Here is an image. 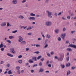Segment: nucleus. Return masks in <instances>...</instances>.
Masks as SVG:
<instances>
[{
    "label": "nucleus",
    "instance_id": "nucleus-51",
    "mask_svg": "<svg viewBox=\"0 0 76 76\" xmlns=\"http://www.w3.org/2000/svg\"><path fill=\"white\" fill-rule=\"evenodd\" d=\"M61 13H62L61 12H59V13L58 14V16H60V15H61Z\"/></svg>",
    "mask_w": 76,
    "mask_h": 76
},
{
    "label": "nucleus",
    "instance_id": "nucleus-63",
    "mask_svg": "<svg viewBox=\"0 0 76 76\" xmlns=\"http://www.w3.org/2000/svg\"><path fill=\"white\" fill-rule=\"evenodd\" d=\"M69 42L68 40L66 41V44H68V43H69Z\"/></svg>",
    "mask_w": 76,
    "mask_h": 76
},
{
    "label": "nucleus",
    "instance_id": "nucleus-42",
    "mask_svg": "<svg viewBox=\"0 0 76 76\" xmlns=\"http://www.w3.org/2000/svg\"><path fill=\"white\" fill-rule=\"evenodd\" d=\"M9 25H10V23L8 22L7 23V26H9Z\"/></svg>",
    "mask_w": 76,
    "mask_h": 76
},
{
    "label": "nucleus",
    "instance_id": "nucleus-36",
    "mask_svg": "<svg viewBox=\"0 0 76 76\" xmlns=\"http://www.w3.org/2000/svg\"><path fill=\"white\" fill-rule=\"evenodd\" d=\"M58 41H60L61 40V38L60 37H58Z\"/></svg>",
    "mask_w": 76,
    "mask_h": 76
},
{
    "label": "nucleus",
    "instance_id": "nucleus-38",
    "mask_svg": "<svg viewBox=\"0 0 76 76\" xmlns=\"http://www.w3.org/2000/svg\"><path fill=\"white\" fill-rule=\"evenodd\" d=\"M39 66H41L42 65V62H40L39 63Z\"/></svg>",
    "mask_w": 76,
    "mask_h": 76
},
{
    "label": "nucleus",
    "instance_id": "nucleus-10",
    "mask_svg": "<svg viewBox=\"0 0 76 76\" xmlns=\"http://www.w3.org/2000/svg\"><path fill=\"white\" fill-rule=\"evenodd\" d=\"M6 23L3 22L1 24V26H6Z\"/></svg>",
    "mask_w": 76,
    "mask_h": 76
},
{
    "label": "nucleus",
    "instance_id": "nucleus-16",
    "mask_svg": "<svg viewBox=\"0 0 76 76\" xmlns=\"http://www.w3.org/2000/svg\"><path fill=\"white\" fill-rule=\"evenodd\" d=\"M28 62L29 63H33V61L32 59H30L28 60Z\"/></svg>",
    "mask_w": 76,
    "mask_h": 76
},
{
    "label": "nucleus",
    "instance_id": "nucleus-57",
    "mask_svg": "<svg viewBox=\"0 0 76 76\" xmlns=\"http://www.w3.org/2000/svg\"><path fill=\"white\" fill-rule=\"evenodd\" d=\"M74 15V13H73L72 12V13L71 14V16H73Z\"/></svg>",
    "mask_w": 76,
    "mask_h": 76
},
{
    "label": "nucleus",
    "instance_id": "nucleus-15",
    "mask_svg": "<svg viewBox=\"0 0 76 76\" xmlns=\"http://www.w3.org/2000/svg\"><path fill=\"white\" fill-rule=\"evenodd\" d=\"M7 55L8 56H10L11 57H13V55L10 54V53H7Z\"/></svg>",
    "mask_w": 76,
    "mask_h": 76
},
{
    "label": "nucleus",
    "instance_id": "nucleus-20",
    "mask_svg": "<svg viewBox=\"0 0 76 76\" xmlns=\"http://www.w3.org/2000/svg\"><path fill=\"white\" fill-rule=\"evenodd\" d=\"M30 15L31 16H36L35 14H34L33 13H31Z\"/></svg>",
    "mask_w": 76,
    "mask_h": 76
},
{
    "label": "nucleus",
    "instance_id": "nucleus-26",
    "mask_svg": "<svg viewBox=\"0 0 76 76\" xmlns=\"http://www.w3.org/2000/svg\"><path fill=\"white\" fill-rule=\"evenodd\" d=\"M48 41V39H46L45 40V45H46L47 44H48V43L47 42Z\"/></svg>",
    "mask_w": 76,
    "mask_h": 76
},
{
    "label": "nucleus",
    "instance_id": "nucleus-34",
    "mask_svg": "<svg viewBox=\"0 0 76 76\" xmlns=\"http://www.w3.org/2000/svg\"><path fill=\"white\" fill-rule=\"evenodd\" d=\"M7 42H8V43H10V44H11V41L9 40H7V41H6Z\"/></svg>",
    "mask_w": 76,
    "mask_h": 76
},
{
    "label": "nucleus",
    "instance_id": "nucleus-59",
    "mask_svg": "<svg viewBox=\"0 0 76 76\" xmlns=\"http://www.w3.org/2000/svg\"><path fill=\"white\" fill-rule=\"evenodd\" d=\"M25 7H28V4H26L25 5Z\"/></svg>",
    "mask_w": 76,
    "mask_h": 76
},
{
    "label": "nucleus",
    "instance_id": "nucleus-27",
    "mask_svg": "<svg viewBox=\"0 0 76 76\" xmlns=\"http://www.w3.org/2000/svg\"><path fill=\"white\" fill-rule=\"evenodd\" d=\"M18 62H19L20 64H21L22 63V60H20L18 61Z\"/></svg>",
    "mask_w": 76,
    "mask_h": 76
},
{
    "label": "nucleus",
    "instance_id": "nucleus-50",
    "mask_svg": "<svg viewBox=\"0 0 76 76\" xmlns=\"http://www.w3.org/2000/svg\"><path fill=\"white\" fill-rule=\"evenodd\" d=\"M3 63H4V61H1L0 63L1 64H3Z\"/></svg>",
    "mask_w": 76,
    "mask_h": 76
},
{
    "label": "nucleus",
    "instance_id": "nucleus-4",
    "mask_svg": "<svg viewBox=\"0 0 76 76\" xmlns=\"http://www.w3.org/2000/svg\"><path fill=\"white\" fill-rule=\"evenodd\" d=\"M46 25L47 26H51V22L49 21L46 22L45 23Z\"/></svg>",
    "mask_w": 76,
    "mask_h": 76
},
{
    "label": "nucleus",
    "instance_id": "nucleus-31",
    "mask_svg": "<svg viewBox=\"0 0 76 76\" xmlns=\"http://www.w3.org/2000/svg\"><path fill=\"white\" fill-rule=\"evenodd\" d=\"M41 57H42V56H38L37 58V60H39V59H40V58H41Z\"/></svg>",
    "mask_w": 76,
    "mask_h": 76
},
{
    "label": "nucleus",
    "instance_id": "nucleus-61",
    "mask_svg": "<svg viewBox=\"0 0 76 76\" xmlns=\"http://www.w3.org/2000/svg\"><path fill=\"white\" fill-rule=\"evenodd\" d=\"M48 66L50 67H51V64H49L48 65Z\"/></svg>",
    "mask_w": 76,
    "mask_h": 76
},
{
    "label": "nucleus",
    "instance_id": "nucleus-47",
    "mask_svg": "<svg viewBox=\"0 0 76 76\" xmlns=\"http://www.w3.org/2000/svg\"><path fill=\"white\" fill-rule=\"evenodd\" d=\"M71 69L72 70H74L75 69V66H72V67Z\"/></svg>",
    "mask_w": 76,
    "mask_h": 76
},
{
    "label": "nucleus",
    "instance_id": "nucleus-21",
    "mask_svg": "<svg viewBox=\"0 0 76 76\" xmlns=\"http://www.w3.org/2000/svg\"><path fill=\"white\" fill-rule=\"evenodd\" d=\"M8 73L10 75H12V71L11 70H9L8 72Z\"/></svg>",
    "mask_w": 76,
    "mask_h": 76
},
{
    "label": "nucleus",
    "instance_id": "nucleus-33",
    "mask_svg": "<svg viewBox=\"0 0 76 76\" xmlns=\"http://www.w3.org/2000/svg\"><path fill=\"white\" fill-rule=\"evenodd\" d=\"M17 74H18L19 75H20V71L19 70L17 72Z\"/></svg>",
    "mask_w": 76,
    "mask_h": 76
},
{
    "label": "nucleus",
    "instance_id": "nucleus-48",
    "mask_svg": "<svg viewBox=\"0 0 76 76\" xmlns=\"http://www.w3.org/2000/svg\"><path fill=\"white\" fill-rule=\"evenodd\" d=\"M54 15H55V16H56V17H57V15H58V14H57V13H54Z\"/></svg>",
    "mask_w": 76,
    "mask_h": 76
},
{
    "label": "nucleus",
    "instance_id": "nucleus-7",
    "mask_svg": "<svg viewBox=\"0 0 76 76\" xmlns=\"http://www.w3.org/2000/svg\"><path fill=\"white\" fill-rule=\"evenodd\" d=\"M11 53L12 54H15V53H16V52L15 51H14V48H11Z\"/></svg>",
    "mask_w": 76,
    "mask_h": 76
},
{
    "label": "nucleus",
    "instance_id": "nucleus-35",
    "mask_svg": "<svg viewBox=\"0 0 76 76\" xmlns=\"http://www.w3.org/2000/svg\"><path fill=\"white\" fill-rule=\"evenodd\" d=\"M16 70H19L20 69V67L19 66H17L16 67Z\"/></svg>",
    "mask_w": 76,
    "mask_h": 76
},
{
    "label": "nucleus",
    "instance_id": "nucleus-12",
    "mask_svg": "<svg viewBox=\"0 0 76 76\" xmlns=\"http://www.w3.org/2000/svg\"><path fill=\"white\" fill-rule=\"evenodd\" d=\"M37 58V57H33L32 58V60H34V61H36L37 60L36 59Z\"/></svg>",
    "mask_w": 76,
    "mask_h": 76
},
{
    "label": "nucleus",
    "instance_id": "nucleus-5",
    "mask_svg": "<svg viewBox=\"0 0 76 76\" xmlns=\"http://www.w3.org/2000/svg\"><path fill=\"white\" fill-rule=\"evenodd\" d=\"M66 34H65V33H64V34H61V37L62 39H64V38H65V37H66Z\"/></svg>",
    "mask_w": 76,
    "mask_h": 76
},
{
    "label": "nucleus",
    "instance_id": "nucleus-39",
    "mask_svg": "<svg viewBox=\"0 0 76 76\" xmlns=\"http://www.w3.org/2000/svg\"><path fill=\"white\" fill-rule=\"evenodd\" d=\"M66 29L65 27H64L63 29V31L64 32V31H66Z\"/></svg>",
    "mask_w": 76,
    "mask_h": 76
},
{
    "label": "nucleus",
    "instance_id": "nucleus-60",
    "mask_svg": "<svg viewBox=\"0 0 76 76\" xmlns=\"http://www.w3.org/2000/svg\"><path fill=\"white\" fill-rule=\"evenodd\" d=\"M31 73H33L34 72V70L31 69Z\"/></svg>",
    "mask_w": 76,
    "mask_h": 76
},
{
    "label": "nucleus",
    "instance_id": "nucleus-18",
    "mask_svg": "<svg viewBox=\"0 0 76 76\" xmlns=\"http://www.w3.org/2000/svg\"><path fill=\"white\" fill-rule=\"evenodd\" d=\"M70 65H71L70 63L69 62L66 64V67H69V66H70Z\"/></svg>",
    "mask_w": 76,
    "mask_h": 76
},
{
    "label": "nucleus",
    "instance_id": "nucleus-3",
    "mask_svg": "<svg viewBox=\"0 0 76 76\" xmlns=\"http://www.w3.org/2000/svg\"><path fill=\"white\" fill-rule=\"evenodd\" d=\"M68 47H72V48H74L76 49V45H73L72 44H70Z\"/></svg>",
    "mask_w": 76,
    "mask_h": 76
},
{
    "label": "nucleus",
    "instance_id": "nucleus-11",
    "mask_svg": "<svg viewBox=\"0 0 76 76\" xmlns=\"http://www.w3.org/2000/svg\"><path fill=\"white\" fill-rule=\"evenodd\" d=\"M23 41V38L22 37H20L18 39V42H22Z\"/></svg>",
    "mask_w": 76,
    "mask_h": 76
},
{
    "label": "nucleus",
    "instance_id": "nucleus-13",
    "mask_svg": "<svg viewBox=\"0 0 76 76\" xmlns=\"http://www.w3.org/2000/svg\"><path fill=\"white\" fill-rule=\"evenodd\" d=\"M3 47H4V45L3 44V42H1V44L0 45V48H3Z\"/></svg>",
    "mask_w": 76,
    "mask_h": 76
},
{
    "label": "nucleus",
    "instance_id": "nucleus-46",
    "mask_svg": "<svg viewBox=\"0 0 76 76\" xmlns=\"http://www.w3.org/2000/svg\"><path fill=\"white\" fill-rule=\"evenodd\" d=\"M22 55H20L18 56V58H22Z\"/></svg>",
    "mask_w": 76,
    "mask_h": 76
},
{
    "label": "nucleus",
    "instance_id": "nucleus-32",
    "mask_svg": "<svg viewBox=\"0 0 76 76\" xmlns=\"http://www.w3.org/2000/svg\"><path fill=\"white\" fill-rule=\"evenodd\" d=\"M69 56H68L66 58V59L67 61H69Z\"/></svg>",
    "mask_w": 76,
    "mask_h": 76
},
{
    "label": "nucleus",
    "instance_id": "nucleus-23",
    "mask_svg": "<svg viewBox=\"0 0 76 76\" xmlns=\"http://www.w3.org/2000/svg\"><path fill=\"white\" fill-rule=\"evenodd\" d=\"M43 71H44V70L43 69H42V68H41L40 69L39 72V73L40 72H43Z\"/></svg>",
    "mask_w": 76,
    "mask_h": 76
},
{
    "label": "nucleus",
    "instance_id": "nucleus-44",
    "mask_svg": "<svg viewBox=\"0 0 76 76\" xmlns=\"http://www.w3.org/2000/svg\"><path fill=\"white\" fill-rule=\"evenodd\" d=\"M68 19H70V16H68L66 17Z\"/></svg>",
    "mask_w": 76,
    "mask_h": 76
},
{
    "label": "nucleus",
    "instance_id": "nucleus-56",
    "mask_svg": "<svg viewBox=\"0 0 76 76\" xmlns=\"http://www.w3.org/2000/svg\"><path fill=\"white\" fill-rule=\"evenodd\" d=\"M49 63V61H47V62H46V65H48V64Z\"/></svg>",
    "mask_w": 76,
    "mask_h": 76
},
{
    "label": "nucleus",
    "instance_id": "nucleus-9",
    "mask_svg": "<svg viewBox=\"0 0 76 76\" xmlns=\"http://www.w3.org/2000/svg\"><path fill=\"white\" fill-rule=\"evenodd\" d=\"M12 2L13 4H17L18 2L17 1V0H13Z\"/></svg>",
    "mask_w": 76,
    "mask_h": 76
},
{
    "label": "nucleus",
    "instance_id": "nucleus-55",
    "mask_svg": "<svg viewBox=\"0 0 76 76\" xmlns=\"http://www.w3.org/2000/svg\"><path fill=\"white\" fill-rule=\"evenodd\" d=\"M44 58H42L41 59V61H44Z\"/></svg>",
    "mask_w": 76,
    "mask_h": 76
},
{
    "label": "nucleus",
    "instance_id": "nucleus-37",
    "mask_svg": "<svg viewBox=\"0 0 76 76\" xmlns=\"http://www.w3.org/2000/svg\"><path fill=\"white\" fill-rule=\"evenodd\" d=\"M37 66H38L37 64H34L33 66V67H37Z\"/></svg>",
    "mask_w": 76,
    "mask_h": 76
},
{
    "label": "nucleus",
    "instance_id": "nucleus-53",
    "mask_svg": "<svg viewBox=\"0 0 76 76\" xmlns=\"http://www.w3.org/2000/svg\"><path fill=\"white\" fill-rule=\"evenodd\" d=\"M36 46L37 47H40V45H36Z\"/></svg>",
    "mask_w": 76,
    "mask_h": 76
},
{
    "label": "nucleus",
    "instance_id": "nucleus-43",
    "mask_svg": "<svg viewBox=\"0 0 76 76\" xmlns=\"http://www.w3.org/2000/svg\"><path fill=\"white\" fill-rule=\"evenodd\" d=\"M48 1H49V0H46L45 1V3H48Z\"/></svg>",
    "mask_w": 76,
    "mask_h": 76
},
{
    "label": "nucleus",
    "instance_id": "nucleus-62",
    "mask_svg": "<svg viewBox=\"0 0 76 76\" xmlns=\"http://www.w3.org/2000/svg\"><path fill=\"white\" fill-rule=\"evenodd\" d=\"M21 72V73H23L24 72V70H22Z\"/></svg>",
    "mask_w": 76,
    "mask_h": 76
},
{
    "label": "nucleus",
    "instance_id": "nucleus-1",
    "mask_svg": "<svg viewBox=\"0 0 76 76\" xmlns=\"http://www.w3.org/2000/svg\"><path fill=\"white\" fill-rule=\"evenodd\" d=\"M64 57V54L63 53H62L61 55V57L58 58V61H62L63 60Z\"/></svg>",
    "mask_w": 76,
    "mask_h": 76
},
{
    "label": "nucleus",
    "instance_id": "nucleus-8",
    "mask_svg": "<svg viewBox=\"0 0 76 76\" xmlns=\"http://www.w3.org/2000/svg\"><path fill=\"white\" fill-rule=\"evenodd\" d=\"M36 19L34 17H30L29 18H28V20H35Z\"/></svg>",
    "mask_w": 76,
    "mask_h": 76
},
{
    "label": "nucleus",
    "instance_id": "nucleus-45",
    "mask_svg": "<svg viewBox=\"0 0 76 76\" xmlns=\"http://www.w3.org/2000/svg\"><path fill=\"white\" fill-rule=\"evenodd\" d=\"M48 46V44L46 45L45 46L44 48H46Z\"/></svg>",
    "mask_w": 76,
    "mask_h": 76
},
{
    "label": "nucleus",
    "instance_id": "nucleus-64",
    "mask_svg": "<svg viewBox=\"0 0 76 76\" xmlns=\"http://www.w3.org/2000/svg\"><path fill=\"white\" fill-rule=\"evenodd\" d=\"M26 28H27V26H26L25 27H24H24H23V29H26Z\"/></svg>",
    "mask_w": 76,
    "mask_h": 76
},
{
    "label": "nucleus",
    "instance_id": "nucleus-6",
    "mask_svg": "<svg viewBox=\"0 0 76 76\" xmlns=\"http://www.w3.org/2000/svg\"><path fill=\"white\" fill-rule=\"evenodd\" d=\"M26 41H23L21 42L20 44L21 45H25V44H26Z\"/></svg>",
    "mask_w": 76,
    "mask_h": 76
},
{
    "label": "nucleus",
    "instance_id": "nucleus-54",
    "mask_svg": "<svg viewBox=\"0 0 76 76\" xmlns=\"http://www.w3.org/2000/svg\"><path fill=\"white\" fill-rule=\"evenodd\" d=\"M26 0H23L22 1V3H25V2H26Z\"/></svg>",
    "mask_w": 76,
    "mask_h": 76
},
{
    "label": "nucleus",
    "instance_id": "nucleus-24",
    "mask_svg": "<svg viewBox=\"0 0 76 76\" xmlns=\"http://www.w3.org/2000/svg\"><path fill=\"white\" fill-rule=\"evenodd\" d=\"M46 37L48 38H51V36H50L49 34H47L46 36Z\"/></svg>",
    "mask_w": 76,
    "mask_h": 76
},
{
    "label": "nucleus",
    "instance_id": "nucleus-29",
    "mask_svg": "<svg viewBox=\"0 0 76 76\" xmlns=\"http://www.w3.org/2000/svg\"><path fill=\"white\" fill-rule=\"evenodd\" d=\"M26 29H27V30H30V29H32V27H31V26H29L28 28H26Z\"/></svg>",
    "mask_w": 76,
    "mask_h": 76
},
{
    "label": "nucleus",
    "instance_id": "nucleus-17",
    "mask_svg": "<svg viewBox=\"0 0 76 76\" xmlns=\"http://www.w3.org/2000/svg\"><path fill=\"white\" fill-rule=\"evenodd\" d=\"M18 17V18H19V19H23L24 18V17L22 15H20Z\"/></svg>",
    "mask_w": 76,
    "mask_h": 76
},
{
    "label": "nucleus",
    "instance_id": "nucleus-41",
    "mask_svg": "<svg viewBox=\"0 0 76 76\" xmlns=\"http://www.w3.org/2000/svg\"><path fill=\"white\" fill-rule=\"evenodd\" d=\"M34 53H35L36 54H39V52L36 51V52H34Z\"/></svg>",
    "mask_w": 76,
    "mask_h": 76
},
{
    "label": "nucleus",
    "instance_id": "nucleus-2",
    "mask_svg": "<svg viewBox=\"0 0 76 76\" xmlns=\"http://www.w3.org/2000/svg\"><path fill=\"white\" fill-rule=\"evenodd\" d=\"M46 12L48 13V17L50 18H52V12L49 11L48 10H47Z\"/></svg>",
    "mask_w": 76,
    "mask_h": 76
},
{
    "label": "nucleus",
    "instance_id": "nucleus-25",
    "mask_svg": "<svg viewBox=\"0 0 76 76\" xmlns=\"http://www.w3.org/2000/svg\"><path fill=\"white\" fill-rule=\"evenodd\" d=\"M9 38L10 39H12V38H14V37L13 36H10L9 37Z\"/></svg>",
    "mask_w": 76,
    "mask_h": 76
},
{
    "label": "nucleus",
    "instance_id": "nucleus-30",
    "mask_svg": "<svg viewBox=\"0 0 76 76\" xmlns=\"http://www.w3.org/2000/svg\"><path fill=\"white\" fill-rule=\"evenodd\" d=\"M17 32H18V30H17L13 31H12V33H16Z\"/></svg>",
    "mask_w": 76,
    "mask_h": 76
},
{
    "label": "nucleus",
    "instance_id": "nucleus-40",
    "mask_svg": "<svg viewBox=\"0 0 76 76\" xmlns=\"http://www.w3.org/2000/svg\"><path fill=\"white\" fill-rule=\"evenodd\" d=\"M47 55L48 57H51V56H50V53H48Z\"/></svg>",
    "mask_w": 76,
    "mask_h": 76
},
{
    "label": "nucleus",
    "instance_id": "nucleus-52",
    "mask_svg": "<svg viewBox=\"0 0 76 76\" xmlns=\"http://www.w3.org/2000/svg\"><path fill=\"white\" fill-rule=\"evenodd\" d=\"M4 48H1V51H4Z\"/></svg>",
    "mask_w": 76,
    "mask_h": 76
},
{
    "label": "nucleus",
    "instance_id": "nucleus-22",
    "mask_svg": "<svg viewBox=\"0 0 76 76\" xmlns=\"http://www.w3.org/2000/svg\"><path fill=\"white\" fill-rule=\"evenodd\" d=\"M59 31V29H56L55 30V32L56 33V34H58Z\"/></svg>",
    "mask_w": 76,
    "mask_h": 76
},
{
    "label": "nucleus",
    "instance_id": "nucleus-49",
    "mask_svg": "<svg viewBox=\"0 0 76 76\" xmlns=\"http://www.w3.org/2000/svg\"><path fill=\"white\" fill-rule=\"evenodd\" d=\"M23 27H24V26H20V29H22V28H23Z\"/></svg>",
    "mask_w": 76,
    "mask_h": 76
},
{
    "label": "nucleus",
    "instance_id": "nucleus-14",
    "mask_svg": "<svg viewBox=\"0 0 76 76\" xmlns=\"http://www.w3.org/2000/svg\"><path fill=\"white\" fill-rule=\"evenodd\" d=\"M71 73V72L70 70H68L67 72L66 76H68L69 75H70Z\"/></svg>",
    "mask_w": 76,
    "mask_h": 76
},
{
    "label": "nucleus",
    "instance_id": "nucleus-28",
    "mask_svg": "<svg viewBox=\"0 0 76 76\" xmlns=\"http://www.w3.org/2000/svg\"><path fill=\"white\" fill-rule=\"evenodd\" d=\"M61 66L62 67V68H63V69H64V68L65 67V66L64 65H62V64L61 65Z\"/></svg>",
    "mask_w": 76,
    "mask_h": 76
},
{
    "label": "nucleus",
    "instance_id": "nucleus-19",
    "mask_svg": "<svg viewBox=\"0 0 76 76\" xmlns=\"http://www.w3.org/2000/svg\"><path fill=\"white\" fill-rule=\"evenodd\" d=\"M66 50H67V51H72V50L70 48H67L66 49Z\"/></svg>",
    "mask_w": 76,
    "mask_h": 76
},
{
    "label": "nucleus",
    "instance_id": "nucleus-58",
    "mask_svg": "<svg viewBox=\"0 0 76 76\" xmlns=\"http://www.w3.org/2000/svg\"><path fill=\"white\" fill-rule=\"evenodd\" d=\"M62 19L64 20H67L66 18H64L63 17H62Z\"/></svg>",
    "mask_w": 76,
    "mask_h": 76
}]
</instances>
